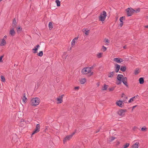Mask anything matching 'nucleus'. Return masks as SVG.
Instances as JSON below:
<instances>
[{"mask_svg":"<svg viewBox=\"0 0 148 148\" xmlns=\"http://www.w3.org/2000/svg\"><path fill=\"white\" fill-rule=\"evenodd\" d=\"M108 87V85L105 84L104 86L102 87L101 90H106Z\"/></svg>","mask_w":148,"mask_h":148,"instance_id":"5701e85b","label":"nucleus"},{"mask_svg":"<svg viewBox=\"0 0 148 148\" xmlns=\"http://www.w3.org/2000/svg\"><path fill=\"white\" fill-rule=\"evenodd\" d=\"M136 106H134L133 107H132V108H133V109H134V108H136Z\"/></svg>","mask_w":148,"mask_h":148,"instance_id":"603ef678","label":"nucleus"},{"mask_svg":"<svg viewBox=\"0 0 148 148\" xmlns=\"http://www.w3.org/2000/svg\"><path fill=\"white\" fill-rule=\"evenodd\" d=\"M27 101V99L25 97V94H24L23 95V101L25 103H26Z\"/></svg>","mask_w":148,"mask_h":148,"instance_id":"412c9836","label":"nucleus"},{"mask_svg":"<svg viewBox=\"0 0 148 148\" xmlns=\"http://www.w3.org/2000/svg\"><path fill=\"white\" fill-rule=\"evenodd\" d=\"M79 88V87L78 86L75 87V89L76 90V89H78Z\"/></svg>","mask_w":148,"mask_h":148,"instance_id":"09e8293b","label":"nucleus"},{"mask_svg":"<svg viewBox=\"0 0 148 148\" xmlns=\"http://www.w3.org/2000/svg\"><path fill=\"white\" fill-rule=\"evenodd\" d=\"M75 134V133L73 132L71 135L66 136L63 140L64 143H65L67 141L70 140L72 137L73 135Z\"/></svg>","mask_w":148,"mask_h":148,"instance_id":"423d86ee","label":"nucleus"},{"mask_svg":"<svg viewBox=\"0 0 148 148\" xmlns=\"http://www.w3.org/2000/svg\"><path fill=\"white\" fill-rule=\"evenodd\" d=\"M137 128V127L135 126H134L133 127L132 129L133 130L135 131Z\"/></svg>","mask_w":148,"mask_h":148,"instance_id":"a18cd8bd","label":"nucleus"},{"mask_svg":"<svg viewBox=\"0 0 148 148\" xmlns=\"http://www.w3.org/2000/svg\"><path fill=\"white\" fill-rule=\"evenodd\" d=\"M120 70L123 72L125 71L126 70V67L125 66H121Z\"/></svg>","mask_w":148,"mask_h":148,"instance_id":"a878e982","label":"nucleus"},{"mask_svg":"<svg viewBox=\"0 0 148 148\" xmlns=\"http://www.w3.org/2000/svg\"><path fill=\"white\" fill-rule=\"evenodd\" d=\"M102 54L103 53H99L97 55V56L98 58H100L102 57Z\"/></svg>","mask_w":148,"mask_h":148,"instance_id":"cd10ccee","label":"nucleus"},{"mask_svg":"<svg viewBox=\"0 0 148 148\" xmlns=\"http://www.w3.org/2000/svg\"><path fill=\"white\" fill-rule=\"evenodd\" d=\"M103 51H106V48L104 46H103Z\"/></svg>","mask_w":148,"mask_h":148,"instance_id":"de8ad7c7","label":"nucleus"},{"mask_svg":"<svg viewBox=\"0 0 148 148\" xmlns=\"http://www.w3.org/2000/svg\"><path fill=\"white\" fill-rule=\"evenodd\" d=\"M145 27L146 28H148V25L145 26Z\"/></svg>","mask_w":148,"mask_h":148,"instance_id":"864d4df0","label":"nucleus"},{"mask_svg":"<svg viewBox=\"0 0 148 148\" xmlns=\"http://www.w3.org/2000/svg\"><path fill=\"white\" fill-rule=\"evenodd\" d=\"M140 8H138L137 9H136V10H135L134 12H135L136 13H138L140 12Z\"/></svg>","mask_w":148,"mask_h":148,"instance_id":"58836bf2","label":"nucleus"},{"mask_svg":"<svg viewBox=\"0 0 148 148\" xmlns=\"http://www.w3.org/2000/svg\"><path fill=\"white\" fill-rule=\"evenodd\" d=\"M88 68H90V71L91 72V70L92 69H93V67L92 66L90 67H88Z\"/></svg>","mask_w":148,"mask_h":148,"instance_id":"49530a36","label":"nucleus"},{"mask_svg":"<svg viewBox=\"0 0 148 148\" xmlns=\"http://www.w3.org/2000/svg\"><path fill=\"white\" fill-rule=\"evenodd\" d=\"M140 72V71L139 69H136L135 71L134 74L135 75H137L138 73Z\"/></svg>","mask_w":148,"mask_h":148,"instance_id":"72a5a7b5","label":"nucleus"},{"mask_svg":"<svg viewBox=\"0 0 148 148\" xmlns=\"http://www.w3.org/2000/svg\"><path fill=\"white\" fill-rule=\"evenodd\" d=\"M113 61L115 62L119 63L122 62L123 61V60L122 59L120 58H115L113 59Z\"/></svg>","mask_w":148,"mask_h":148,"instance_id":"9d476101","label":"nucleus"},{"mask_svg":"<svg viewBox=\"0 0 148 148\" xmlns=\"http://www.w3.org/2000/svg\"><path fill=\"white\" fill-rule=\"evenodd\" d=\"M147 129L146 128H145L144 127H142L141 128V130L142 131H144L145 130Z\"/></svg>","mask_w":148,"mask_h":148,"instance_id":"79ce46f5","label":"nucleus"},{"mask_svg":"<svg viewBox=\"0 0 148 148\" xmlns=\"http://www.w3.org/2000/svg\"><path fill=\"white\" fill-rule=\"evenodd\" d=\"M139 145L138 143H136L132 146V148H138Z\"/></svg>","mask_w":148,"mask_h":148,"instance_id":"6ab92c4d","label":"nucleus"},{"mask_svg":"<svg viewBox=\"0 0 148 148\" xmlns=\"http://www.w3.org/2000/svg\"><path fill=\"white\" fill-rule=\"evenodd\" d=\"M56 3L57 4V6H60V2L58 0H56Z\"/></svg>","mask_w":148,"mask_h":148,"instance_id":"7c9ffc66","label":"nucleus"},{"mask_svg":"<svg viewBox=\"0 0 148 148\" xmlns=\"http://www.w3.org/2000/svg\"><path fill=\"white\" fill-rule=\"evenodd\" d=\"M115 137H112L111 138V140H110V141H112V140H114L115 139Z\"/></svg>","mask_w":148,"mask_h":148,"instance_id":"c03bdc74","label":"nucleus"},{"mask_svg":"<svg viewBox=\"0 0 148 148\" xmlns=\"http://www.w3.org/2000/svg\"><path fill=\"white\" fill-rule=\"evenodd\" d=\"M1 81L3 82H5V77L3 76H1Z\"/></svg>","mask_w":148,"mask_h":148,"instance_id":"c9c22d12","label":"nucleus"},{"mask_svg":"<svg viewBox=\"0 0 148 148\" xmlns=\"http://www.w3.org/2000/svg\"><path fill=\"white\" fill-rule=\"evenodd\" d=\"M86 82V79L84 78L80 80V83L82 84H83Z\"/></svg>","mask_w":148,"mask_h":148,"instance_id":"b1692460","label":"nucleus"},{"mask_svg":"<svg viewBox=\"0 0 148 148\" xmlns=\"http://www.w3.org/2000/svg\"><path fill=\"white\" fill-rule=\"evenodd\" d=\"M115 73V72L114 71H113L112 72H109L108 75V77L110 78L112 77L114 75Z\"/></svg>","mask_w":148,"mask_h":148,"instance_id":"dca6fc26","label":"nucleus"},{"mask_svg":"<svg viewBox=\"0 0 148 148\" xmlns=\"http://www.w3.org/2000/svg\"><path fill=\"white\" fill-rule=\"evenodd\" d=\"M124 95H125L124 94H123H123H122V97H123Z\"/></svg>","mask_w":148,"mask_h":148,"instance_id":"13d9d810","label":"nucleus"},{"mask_svg":"<svg viewBox=\"0 0 148 148\" xmlns=\"http://www.w3.org/2000/svg\"><path fill=\"white\" fill-rule=\"evenodd\" d=\"M52 145L53 146V147H52V148H54V145L53 144V143H52Z\"/></svg>","mask_w":148,"mask_h":148,"instance_id":"bf43d9fd","label":"nucleus"},{"mask_svg":"<svg viewBox=\"0 0 148 148\" xmlns=\"http://www.w3.org/2000/svg\"><path fill=\"white\" fill-rule=\"evenodd\" d=\"M49 27L50 29H51L53 28V24L51 23H49Z\"/></svg>","mask_w":148,"mask_h":148,"instance_id":"c756f323","label":"nucleus"},{"mask_svg":"<svg viewBox=\"0 0 148 148\" xmlns=\"http://www.w3.org/2000/svg\"><path fill=\"white\" fill-rule=\"evenodd\" d=\"M123 78V76L121 74L118 75L117 77V79L118 81H122Z\"/></svg>","mask_w":148,"mask_h":148,"instance_id":"4468645a","label":"nucleus"},{"mask_svg":"<svg viewBox=\"0 0 148 148\" xmlns=\"http://www.w3.org/2000/svg\"><path fill=\"white\" fill-rule=\"evenodd\" d=\"M113 90V89H110V91L112 90Z\"/></svg>","mask_w":148,"mask_h":148,"instance_id":"4d7b16f0","label":"nucleus"},{"mask_svg":"<svg viewBox=\"0 0 148 148\" xmlns=\"http://www.w3.org/2000/svg\"><path fill=\"white\" fill-rule=\"evenodd\" d=\"M40 129V125L38 124L36 125V128L35 131H34L32 133V135H34L36 133H38Z\"/></svg>","mask_w":148,"mask_h":148,"instance_id":"1a4fd4ad","label":"nucleus"},{"mask_svg":"<svg viewBox=\"0 0 148 148\" xmlns=\"http://www.w3.org/2000/svg\"><path fill=\"white\" fill-rule=\"evenodd\" d=\"M56 100L58 101V103H61L62 102V99L59 97L57 98Z\"/></svg>","mask_w":148,"mask_h":148,"instance_id":"aec40b11","label":"nucleus"},{"mask_svg":"<svg viewBox=\"0 0 148 148\" xmlns=\"http://www.w3.org/2000/svg\"><path fill=\"white\" fill-rule=\"evenodd\" d=\"M22 29L21 27H19L17 29V32L18 33H20L21 32V31Z\"/></svg>","mask_w":148,"mask_h":148,"instance_id":"2f4dec72","label":"nucleus"},{"mask_svg":"<svg viewBox=\"0 0 148 148\" xmlns=\"http://www.w3.org/2000/svg\"><path fill=\"white\" fill-rule=\"evenodd\" d=\"M125 16H122L119 19V20L120 22H123V19H125Z\"/></svg>","mask_w":148,"mask_h":148,"instance_id":"f704fd0d","label":"nucleus"},{"mask_svg":"<svg viewBox=\"0 0 148 148\" xmlns=\"http://www.w3.org/2000/svg\"><path fill=\"white\" fill-rule=\"evenodd\" d=\"M36 48H37L38 49V48H39V47H40V45H37L36 46Z\"/></svg>","mask_w":148,"mask_h":148,"instance_id":"3c124183","label":"nucleus"},{"mask_svg":"<svg viewBox=\"0 0 148 148\" xmlns=\"http://www.w3.org/2000/svg\"><path fill=\"white\" fill-rule=\"evenodd\" d=\"M123 48L124 49H126V46H124L123 47Z\"/></svg>","mask_w":148,"mask_h":148,"instance_id":"5fc2aeb1","label":"nucleus"},{"mask_svg":"<svg viewBox=\"0 0 148 148\" xmlns=\"http://www.w3.org/2000/svg\"><path fill=\"white\" fill-rule=\"evenodd\" d=\"M38 49L37 48H36V47H34L33 49H32V50L34 51L33 53H37V50Z\"/></svg>","mask_w":148,"mask_h":148,"instance_id":"c85d7f7f","label":"nucleus"},{"mask_svg":"<svg viewBox=\"0 0 148 148\" xmlns=\"http://www.w3.org/2000/svg\"><path fill=\"white\" fill-rule=\"evenodd\" d=\"M67 56L68 55L66 53L64 52L63 53V55L62 56V58L63 60L65 61L66 60V59Z\"/></svg>","mask_w":148,"mask_h":148,"instance_id":"2eb2a0df","label":"nucleus"},{"mask_svg":"<svg viewBox=\"0 0 148 148\" xmlns=\"http://www.w3.org/2000/svg\"><path fill=\"white\" fill-rule=\"evenodd\" d=\"M126 111L125 110L121 109L118 111L117 113L120 116H123Z\"/></svg>","mask_w":148,"mask_h":148,"instance_id":"6e6552de","label":"nucleus"},{"mask_svg":"<svg viewBox=\"0 0 148 148\" xmlns=\"http://www.w3.org/2000/svg\"><path fill=\"white\" fill-rule=\"evenodd\" d=\"M7 38V36H5L3 38L0 39V46H5L7 44L6 40Z\"/></svg>","mask_w":148,"mask_h":148,"instance_id":"7ed1b4c3","label":"nucleus"},{"mask_svg":"<svg viewBox=\"0 0 148 148\" xmlns=\"http://www.w3.org/2000/svg\"><path fill=\"white\" fill-rule=\"evenodd\" d=\"M97 86H99V83H97Z\"/></svg>","mask_w":148,"mask_h":148,"instance_id":"6e6d98bb","label":"nucleus"},{"mask_svg":"<svg viewBox=\"0 0 148 148\" xmlns=\"http://www.w3.org/2000/svg\"><path fill=\"white\" fill-rule=\"evenodd\" d=\"M90 68H84L82 70V73L84 74H86L90 73V76L93 75V73L92 72L90 71Z\"/></svg>","mask_w":148,"mask_h":148,"instance_id":"f03ea898","label":"nucleus"},{"mask_svg":"<svg viewBox=\"0 0 148 148\" xmlns=\"http://www.w3.org/2000/svg\"><path fill=\"white\" fill-rule=\"evenodd\" d=\"M130 145V144L128 143H127L124 145L123 148H127Z\"/></svg>","mask_w":148,"mask_h":148,"instance_id":"e433bc0d","label":"nucleus"},{"mask_svg":"<svg viewBox=\"0 0 148 148\" xmlns=\"http://www.w3.org/2000/svg\"><path fill=\"white\" fill-rule=\"evenodd\" d=\"M16 21L15 19L14 20L13 22L12 26L14 27H15L16 26Z\"/></svg>","mask_w":148,"mask_h":148,"instance_id":"bb28decb","label":"nucleus"},{"mask_svg":"<svg viewBox=\"0 0 148 148\" xmlns=\"http://www.w3.org/2000/svg\"><path fill=\"white\" fill-rule=\"evenodd\" d=\"M10 34L12 36H13L15 34V32L13 29H11L10 32Z\"/></svg>","mask_w":148,"mask_h":148,"instance_id":"a211bd4d","label":"nucleus"},{"mask_svg":"<svg viewBox=\"0 0 148 148\" xmlns=\"http://www.w3.org/2000/svg\"><path fill=\"white\" fill-rule=\"evenodd\" d=\"M137 96H135L134 97H132L128 101V103H132L135 100V99H136V98L137 97Z\"/></svg>","mask_w":148,"mask_h":148,"instance_id":"f3484780","label":"nucleus"},{"mask_svg":"<svg viewBox=\"0 0 148 148\" xmlns=\"http://www.w3.org/2000/svg\"><path fill=\"white\" fill-rule=\"evenodd\" d=\"M43 54L42 51H41L39 52L38 54V55L39 56L41 57L42 56Z\"/></svg>","mask_w":148,"mask_h":148,"instance_id":"473e14b6","label":"nucleus"},{"mask_svg":"<svg viewBox=\"0 0 148 148\" xmlns=\"http://www.w3.org/2000/svg\"><path fill=\"white\" fill-rule=\"evenodd\" d=\"M106 16V13L105 11H103L102 13L101 14L100 16L99 17L100 21H103L105 20Z\"/></svg>","mask_w":148,"mask_h":148,"instance_id":"39448f33","label":"nucleus"},{"mask_svg":"<svg viewBox=\"0 0 148 148\" xmlns=\"http://www.w3.org/2000/svg\"><path fill=\"white\" fill-rule=\"evenodd\" d=\"M126 11L127 12V15L128 16H130L134 12L135 10L131 8H127Z\"/></svg>","mask_w":148,"mask_h":148,"instance_id":"20e7f679","label":"nucleus"},{"mask_svg":"<svg viewBox=\"0 0 148 148\" xmlns=\"http://www.w3.org/2000/svg\"><path fill=\"white\" fill-rule=\"evenodd\" d=\"M104 41H105V42L106 43H108L109 42V41H110L108 39H105Z\"/></svg>","mask_w":148,"mask_h":148,"instance_id":"ea45409f","label":"nucleus"},{"mask_svg":"<svg viewBox=\"0 0 148 148\" xmlns=\"http://www.w3.org/2000/svg\"><path fill=\"white\" fill-rule=\"evenodd\" d=\"M78 38V37L75 38L71 42L72 47H73L75 45V43L77 42Z\"/></svg>","mask_w":148,"mask_h":148,"instance_id":"9b49d317","label":"nucleus"},{"mask_svg":"<svg viewBox=\"0 0 148 148\" xmlns=\"http://www.w3.org/2000/svg\"><path fill=\"white\" fill-rule=\"evenodd\" d=\"M83 32H84L85 34L87 36L88 35L89 33V30H86V29H83L82 30Z\"/></svg>","mask_w":148,"mask_h":148,"instance_id":"4be33fe9","label":"nucleus"},{"mask_svg":"<svg viewBox=\"0 0 148 148\" xmlns=\"http://www.w3.org/2000/svg\"><path fill=\"white\" fill-rule=\"evenodd\" d=\"M40 102V99L38 97H36L31 99L30 104L32 106H36L38 105Z\"/></svg>","mask_w":148,"mask_h":148,"instance_id":"f257e3e1","label":"nucleus"},{"mask_svg":"<svg viewBox=\"0 0 148 148\" xmlns=\"http://www.w3.org/2000/svg\"><path fill=\"white\" fill-rule=\"evenodd\" d=\"M64 95H61L59 97L60 98H61L62 99V98L64 96Z\"/></svg>","mask_w":148,"mask_h":148,"instance_id":"8fccbe9b","label":"nucleus"},{"mask_svg":"<svg viewBox=\"0 0 148 148\" xmlns=\"http://www.w3.org/2000/svg\"><path fill=\"white\" fill-rule=\"evenodd\" d=\"M3 57V56H2L0 57V62H3L2 58Z\"/></svg>","mask_w":148,"mask_h":148,"instance_id":"a19ab883","label":"nucleus"},{"mask_svg":"<svg viewBox=\"0 0 148 148\" xmlns=\"http://www.w3.org/2000/svg\"><path fill=\"white\" fill-rule=\"evenodd\" d=\"M139 83L140 84H143L144 82V80L143 78V77H141L139 79Z\"/></svg>","mask_w":148,"mask_h":148,"instance_id":"393cba45","label":"nucleus"},{"mask_svg":"<svg viewBox=\"0 0 148 148\" xmlns=\"http://www.w3.org/2000/svg\"><path fill=\"white\" fill-rule=\"evenodd\" d=\"M127 77H124V78H123V79H122V82L125 86L127 87H128V85L127 82Z\"/></svg>","mask_w":148,"mask_h":148,"instance_id":"f8f14e48","label":"nucleus"},{"mask_svg":"<svg viewBox=\"0 0 148 148\" xmlns=\"http://www.w3.org/2000/svg\"><path fill=\"white\" fill-rule=\"evenodd\" d=\"M123 102H124L125 103H127L126 101L125 100H124L123 101H121L120 100L116 102V105L119 106V107L122 108L124 106V103Z\"/></svg>","mask_w":148,"mask_h":148,"instance_id":"0eeeda50","label":"nucleus"},{"mask_svg":"<svg viewBox=\"0 0 148 148\" xmlns=\"http://www.w3.org/2000/svg\"><path fill=\"white\" fill-rule=\"evenodd\" d=\"M122 81H118L116 82V84L117 85H119L121 84L122 83Z\"/></svg>","mask_w":148,"mask_h":148,"instance_id":"4c0bfd02","label":"nucleus"},{"mask_svg":"<svg viewBox=\"0 0 148 148\" xmlns=\"http://www.w3.org/2000/svg\"><path fill=\"white\" fill-rule=\"evenodd\" d=\"M120 66L117 64H115V72L116 73H117L119 69H120Z\"/></svg>","mask_w":148,"mask_h":148,"instance_id":"ddd939ff","label":"nucleus"},{"mask_svg":"<svg viewBox=\"0 0 148 148\" xmlns=\"http://www.w3.org/2000/svg\"><path fill=\"white\" fill-rule=\"evenodd\" d=\"M126 99H127V97H126Z\"/></svg>","mask_w":148,"mask_h":148,"instance_id":"052dcab7","label":"nucleus"},{"mask_svg":"<svg viewBox=\"0 0 148 148\" xmlns=\"http://www.w3.org/2000/svg\"><path fill=\"white\" fill-rule=\"evenodd\" d=\"M123 22H120V25H119V26H120V27H122V26L123 25Z\"/></svg>","mask_w":148,"mask_h":148,"instance_id":"37998d69","label":"nucleus"},{"mask_svg":"<svg viewBox=\"0 0 148 148\" xmlns=\"http://www.w3.org/2000/svg\"><path fill=\"white\" fill-rule=\"evenodd\" d=\"M2 0H0V2Z\"/></svg>","mask_w":148,"mask_h":148,"instance_id":"680f3d73","label":"nucleus"}]
</instances>
